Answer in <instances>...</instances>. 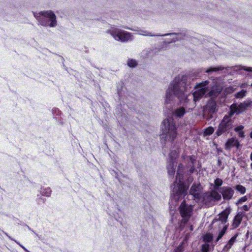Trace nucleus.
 <instances>
[{
    "mask_svg": "<svg viewBox=\"0 0 252 252\" xmlns=\"http://www.w3.org/2000/svg\"><path fill=\"white\" fill-rule=\"evenodd\" d=\"M187 77L186 75L176 76L172 83L170 84L166 91L165 103H169L172 95L178 98L183 99L185 97V92L187 91Z\"/></svg>",
    "mask_w": 252,
    "mask_h": 252,
    "instance_id": "1",
    "label": "nucleus"
},
{
    "mask_svg": "<svg viewBox=\"0 0 252 252\" xmlns=\"http://www.w3.org/2000/svg\"><path fill=\"white\" fill-rule=\"evenodd\" d=\"M161 138L165 140L167 135L171 142L176 139L177 135V128L175 123L171 118H166L162 121L161 125Z\"/></svg>",
    "mask_w": 252,
    "mask_h": 252,
    "instance_id": "2",
    "label": "nucleus"
},
{
    "mask_svg": "<svg viewBox=\"0 0 252 252\" xmlns=\"http://www.w3.org/2000/svg\"><path fill=\"white\" fill-rule=\"evenodd\" d=\"M34 17L43 26L54 27L57 25L55 14L51 10L33 13Z\"/></svg>",
    "mask_w": 252,
    "mask_h": 252,
    "instance_id": "3",
    "label": "nucleus"
},
{
    "mask_svg": "<svg viewBox=\"0 0 252 252\" xmlns=\"http://www.w3.org/2000/svg\"><path fill=\"white\" fill-rule=\"evenodd\" d=\"M232 117V116H230L228 112L227 114L223 117L215 132V135L217 136H220L223 134H228L230 132L233 127V121L231 119Z\"/></svg>",
    "mask_w": 252,
    "mask_h": 252,
    "instance_id": "4",
    "label": "nucleus"
},
{
    "mask_svg": "<svg viewBox=\"0 0 252 252\" xmlns=\"http://www.w3.org/2000/svg\"><path fill=\"white\" fill-rule=\"evenodd\" d=\"M183 178L180 177L174 181L173 184L172 191L174 195H176L179 199L182 196H185L188 194L189 185H185L183 181Z\"/></svg>",
    "mask_w": 252,
    "mask_h": 252,
    "instance_id": "5",
    "label": "nucleus"
},
{
    "mask_svg": "<svg viewBox=\"0 0 252 252\" xmlns=\"http://www.w3.org/2000/svg\"><path fill=\"white\" fill-rule=\"evenodd\" d=\"M252 104V101H244L237 105L236 103H233L230 106V111L228 112L230 116H233L235 113L239 115L245 112L248 107L251 106Z\"/></svg>",
    "mask_w": 252,
    "mask_h": 252,
    "instance_id": "6",
    "label": "nucleus"
},
{
    "mask_svg": "<svg viewBox=\"0 0 252 252\" xmlns=\"http://www.w3.org/2000/svg\"><path fill=\"white\" fill-rule=\"evenodd\" d=\"M107 32L110 34L115 39L122 42L127 41L131 36L130 33L121 31L116 28L108 30Z\"/></svg>",
    "mask_w": 252,
    "mask_h": 252,
    "instance_id": "7",
    "label": "nucleus"
},
{
    "mask_svg": "<svg viewBox=\"0 0 252 252\" xmlns=\"http://www.w3.org/2000/svg\"><path fill=\"white\" fill-rule=\"evenodd\" d=\"M179 211L181 216L182 218H190L192 215V207L191 206H188L185 200H183L181 203Z\"/></svg>",
    "mask_w": 252,
    "mask_h": 252,
    "instance_id": "8",
    "label": "nucleus"
},
{
    "mask_svg": "<svg viewBox=\"0 0 252 252\" xmlns=\"http://www.w3.org/2000/svg\"><path fill=\"white\" fill-rule=\"evenodd\" d=\"M220 192L225 201H229L233 198L234 194V190L229 186H223L221 187L220 189Z\"/></svg>",
    "mask_w": 252,
    "mask_h": 252,
    "instance_id": "9",
    "label": "nucleus"
},
{
    "mask_svg": "<svg viewBox=\"0 0 252 252\" xmlns=\"http://www.w3.org/2000/svg\"><path fill=\"white\" fill-rule=\"evenodd\" d=\"M230 211L229 208H226L218 215V218H216L213 219L212 224H213L218 221H220L222 224L225 225L228 221V218L230 213Z\"/></svg>",
    "mask_w": 252,
    "mask_h": 252,
    "instance_id": "10",
    "label": "nucleus"
},
{
    "mask_svg": "<svg viewBox=\"0 0 252 252\" xmlns=\"http://www.w3.org/2000/svg\"><path fill=\"white\" fill-rule=\"evenodd\" d=\"M189 193L199 201L201 199L200 184H193L190 188Z\"/></svg>",
    "mask_w": 252,
    "mask_h": 252,
    "instance_id": "11",
    "label": "nucleus"
},
{
    "mask_svg": "<svg viewBox=\"0 0 252 252\" xmlns=\"http://www.w3.org/2000/svg\"><path fill=\"white\" fill-rule=\"evenodd\" d=\"M245 216V213L244 211L238 212L235 216L232 223V226L233 228H238L242 221L243 217Z\"/></svg>",
    "mask_w": 252,
    "mask_h": 252,
    "instance_id": "12",
    "label": "nucleus"
},
{
    "mask_svg": "<svg viewBox=\"0 0 252 252\" xmlns=\"http://www.w3.org/2000/svg\"><path fill=\"white\" fill-rule=\"evenodd\" d=\"M187 158L189 160L191 164L189 165L188 164V165H187L186 168L189 169V172L190 174H192L196 171L194 164L196 161V158L195 156L191 155L188 156Z\"/></svg>",
    "mask_w": 252,
    "mask_h": 252,
    "instance_id": "13",
    "label": "nucleus"
},
{
    "mask_svg": "<svg viewBox=\"0 0 252 252\" xmlns=\"http://www.w3.org/2000/svg\"><path fill=\"white\" fill-rule=\"evenodd\" d=\"M238 236V234L236 233L230 238V239L228 241L226 244L224 246L222 249L223 251L229 252L230 249L231 248L234 242L236 241Z\"/></svg>",
    "mask_w": 252,
    "mask_h": 252,
    "instance_id": "14",
    "label": "nucleus"
},
{
    "mask_svg": "<svg viewBox=\"0 0 252 252\" xmlns=\"http://www.w3.org/2000/svg\"><path fill=\"white\" fill-rule=\"evenodd\" d=\"M232 146H235L237 148L239 146V141L234 138H231L227 140L225 144V149L226 150L230 149Z\"/></svg>",
    "mask_w": 252,
    "mask_h": 252,
    "instance_id": "15",
    "label": "nucleus"
},
{
    "mask_svg": "<svg viewBox=\"0 0 252 252\" xmlns=\"http://www.w3.org/2000/svg\"><path fill=\"white\" fill-rule=\"evenodd\" d=\"M176 162L169 161L167 166V169L168 175L173 177L175 173Z\"/></svg>",
    "mask_w": 252,
    "mask_h": 252,
    "instance_id": "16",
    "label": "nucleus"
},
{
    "mask_svg": "<svg viewBox=\"0 0 252 252\" xmlns=\"http://www.w3.org/2000/svg\"><path fill=\"white\" fill-rule=\"evenodd\" d=\"M180 154L179 149L171 150L169 154V160L176 162V159L178 158Z\"/></svg>",
    "mask_w": 252,
    "mask_h": 252,
    "instance_id": "17",
    "label": "nucleus"
},
{
    "mask_svg": "<svg viewBox=\"0 0 252 252\" xmlns=\"http://www.w3.org/2000/svg\"><path fill=\"white\" fill-rule=\"evenodd\" d=\"M216 102L214 101H209L207 103V107L209 111L214 113L218 111Z\"/></svg>",
    "mask_w": 252,
    "mask_h": 252,
    "instance_id": "18",
    "label": "nucleus"
},
{
    "mask_svg": "<svg viewBox=\"0 0 252 252\" xmlns=\"http://www.w3.org/2000/svg\"><path fill=\"white\" fill-rule=\"evenodd\" d=\"M210 196H211L212 199L214 201H219L221 199V195L220 194L216 189H214L209 192Z\"/></svg>",
    "mask_w": 252,
    "mask_h": 252,
    "instance_id": "19",
    "label": "nucleus"
},
{
    "mask_svg": "<svg viewBox=\"0 0 252 252\" xmlns=\"http://www.w3.org/2000/svg\"><path fill=\"white\" fill-rule=\"evenodd\" d=\"M186 113L185 108L181 107L176 109L174 111V115L176 117L181 118L184 116Z\"/></svg>",
    "mask_w": 252,
    "mask_h": 252,
    "instance_id": "20",
    "label": "nucleus"
},
{
    "mask_svg": "<svg viewBox=\"0 0 252 252\" xmlns=\"http://www.w3.org/2000/svg\"><path fill=\"white\" fill-rule=\"evenodd\" d=\"M205 94V90L201 89L199 92H195L193 94V99L196 101L200 99Z\"/></svg>",
    "mask_w": 252,
    "mask_h": 252,
    "instance_id": "21",
    "label": "nucleus"
},
{
    "mask_svg": "<svg viewBox=\"0 0 252 252\" xmlns=\"http://www.w3.org/2000/svg\"><path fill=\"white\" fill-rule=\"evenodd\" d=\"M228 227V224H225L223 228L221 229V230L219 232L218 237L216 239V241H219L224 235V234L226 233Z\"/></svg>",
    "mask_w": 252,
    "mask_h": 252,
    "instance_id": "22",
    "label": "nucleus"
},
{
    "mask_svg": "<svg viewBox=\"0 0 252 252\" xmlns=\"http://www.w3.org/2000/svg\"><path fill=\"white\" fill-rule=\"evenodd\" d=\"M184 168V165L182 163H180L178 165L176 179L177 180L178 178H179L180 177H181V178H183V174L181 173L180 171L182 170V172H183Z\"/></svg>",
    "mask_w": 252,
    "mask_h": 252,
    "instance_id": "23",
    "label": "nucleus"
},
{
    "mask_svg": "<svg viewBox=\"0 0 252 252\" xmlns=\"http://www.w3.org/2000/svg\"><path fill=\"white\" fill-rule=\"evenodd\" d=\"M223 184V181L220 178H217L214 181V189L216 190H219L220 187Z\"/></svg>",
    "mask_w": 252,
    "mask_h": 252,
    "instance_id": "24",
    "label": "nucleus"
},
{
    "mask_svg": "<svg viewBox=\"0 0 252 252\" xmlns=\"http://www.w3.org/2000/svg\"><path fill=\"white\" fill-rule=\"evenodd\" d=\"M212 200L211 196H210L209 192H206L204 194L203 196L202 197V201L205 204L210 202Z\"/></svg>",
    "mask_w": 252,
    "mask_h": 252,
    "instance_id": "25",
    "label": "nucleus"
},
{
    "mask_svg": "<svg viewBox=\"0 0 252 252\" xmlns=\"http://www.w3.org/2000/svg\"><path fill=\"white\" fill-rule=\"evenodd\" d=\"M235 189L238 192H239L242 194H245L246 191V188L241 185H236L235 187Z\"/></svg>",
    "mask_w": 252,
    "mask_h": 252,
    "instance_id": "26",
    "label": "nucleus"
},
{
    "mask_svg": "<svg viewBox=\"0 0 252 252\" xmlns=\"http://www.w3.org/2000/svg\"><path fill=\"white\" fill-rule=\"evenodd\" d=\"M203 239L205 242H211L213 240V235L211 233H207L204 235Z\"/></svg>",
    "mask_w": 252,
    "mask_h": 252,
    "instance_id": "27",
    "label": "nucleus"
},
{
    "mask_svg": "<svg viewBox=\"0 0 252 252\" xmlns=\"http://www.w3.org/2000/svg\"><path fill=\"white\" fill-rule=\"evenodd\" d=\"M246 91L244 90H242L241 91L236 93L235 94V96L237 98H242L246 96Z\"/></svg>",
    "mask_w": 252,
    "mask_h": 252,
    "instance_id": "28",
    "label": "nucleus"
},
{
    "mask_svg": "<svg viewBox=\"0 0 252 252\" xmlns=\"http://www.w3.org/2000/svg\"><path fill=\"white\" fill-rule=\"evenodd\" d=\"M127 64L130 67H135L138 64L137 62L135 60L130 59L127 60Z\"/></svg>",
    "mask_w": 252,
    "mask_h": 252,
    "instance_id": "29",
    "label": "nucleus"
},
{
    "mask_svg": "<svg viewBox=\"0 0 252 252\" xmlns=\"http://www.w3.org/2000/svg\"><path fill=\"white\" fill-rule=\"evenodd\" d=\"M214 132V128L212 126H209L205 129L204 133L205 135H210Z\"/></svg>",
    "mask_w": 252,
    "mask_h": 252,
    "instance_id": "30",
    "label": "nucleus"
},
{
    "mask_svg": "<svg viewBox=\"0 0 252 252\" xmlns=\"http://www.w3.org/2000/svg\"><path fill=\"white\" fill-rule=\"evenodd\" d=\"M223 69V67L222 66H218V67H210L208 68L206 72L207 73L213 72V71H218L220 70H222Z\"/></svg>",
    "mask_w": 252,
    "mask_h": 252,
    "instance_id": "31",
    "label": "nucleus"
},
{
    "mask_svg": "<svg viewBox=\"0 0 252 252\" xmlns=\"http://www.w3.org/2000/svg\"><path fill=\"white\" fill-rule=\"evenodd\" d=\"M201 252H209V245L208 244H202L201 249Z\"/></svg>",
    "mask_w": 252,
    "mask_h": 252,
    "instance_id": "32",
    "label": "nucleus"
},
{
    "mask_svg": "<svg viewBox=\"0 0 252 252\" xmlns=\"http://www.w3.org/2000/svg\"><path fill=\"white\" fill-rule=\"evenodd\" d=\"M184 251V247L183 243L180 244L176 248L174 249L173 252H183Z\"/></svg>",
    "mask_w": 252,
    "mask_h": 252,
    "instance_id": "33",
    "label": "nucleus"
},
{
    "mask_svg": "<svg viewBox=\"0 0 252 252\" xmlns=\"http://www.w3.org/2000/svg\"><path fill=\"white\" fill-rule=\"evenodd\" d=\"M248 200V197L247 196H244L241 198H240L238 201L236 202V204L237 205H239V204H242L243 202H245L247 201Z\"/></svg>",
    "mask_w": 252,
    "mask_h": 252,
    "instance_id": "34",
    "label": "nucleus"
},
{
    "mask_svg": "<svg viewBox=\"0 0 252 252\" xmlns=\"http://www.w3.org/2000/svg\"><path fill=\"white\" fill-rule=\"evenodd\" d=\"M51 193V190L50 188H46L44 189L42 194L46 196H49Z\"/></svg>",
    "mask_w": 252,
    "mask_h": 252,
    "instance_id": "35",
    "label": "nucleus"
},
{
    "mask_svg": "<svg viewBox=\"0 0 252 252\" xmlns=\"http://www.w3.org/2000/svg\"><path fill=\"white\" fill-rule=\"evenodd\" d=\"M244 126L242 125H240L239 126H236L235 128H234V130L235 131H236V132L238 133L240 131H241L242 130H243V129H244Z\"/></svg>",
    "mask_w": 252,
    "mask_h": 252,
    "instance_id": "36",
    "label": "nucleus"
},
{
    "mask_svg": "<svg viewBox=\"0 0 252 252\" xmlns=\"http://www.w3.org/2000/svg\"><path fill=\"white\" fill-rule=\"evenodd\" d=\"M189 218H188V217L183 218V219H182V220H181V222L182 223H183L184 225L187 224V222H188Z\"/></svg>",
    "mask_w": 252,
    "mask_h": 252,
    "instance_id": "37",
    "label": "nucleus"
},
{
    "mask_svg": "<svg viewBox=\"0 0 252 252\" xmlns=\"http://www.w3.org/2000/svg\"><path fill=\"white\" fill-rule=\"evenodd\" d=\"M241 209L244 211H249L250 209V206L247 205H244Z\"/></svg>",
    "mask_w": 252,
    "mask_h": 252,
    "instance_id": "38",
    "label": "nucleus"
},
{
    "mask_svg": "<svg viewBox=\"0 0 252 252\" xmlns=\"http://www.w3.org/2000/svg\"><path fill=\"white\" fill-rule=\"evenodd\" d=\"M209 83L208 81H205L204 82H202L201 83L199 84V86L201 87H205Z\"/></svg>",
    "mask_w": 252,
    "mask_h": 252,
    "instance_id": "39",
    "label": "nucleus"
},
{
    "mask_svg": "<svg viewBox=\"0 0 252 252\" xmlns=\"http://www.w3.org/2000/svg\"><path fill=\"white\" fill-rule=\"evenodd\" d=\"M238 134L239 136L240 137H241V138H243L245 136V132L243 130H242L241 131H240L239 132H238Z\"/></svg>",
    "mask_w": 252,
    "mask_h": 252,
    "instance_id": "40",
    "label": "nucleus"
},
{
    "mask_svg": "<svg viewBox=\"0 0 252 252\" xmlns=\"http://www.w3.org/2000/svg\"><path fill=\"white\" fill-rule=\"evenodd\" d=\"M14 241L17 243L21 247H22L26 252H28V250L24 247L22 245H21L19 243H18V242H17L16 240H14Z\"/></svg>",
    "mask_w": 252,
    "mask_h": 252,
    "instance_id": "41",
    "label": "nucleus"
},
{
    "mask_svg": "<svg viewBox=\"0 0 252 252\" xmlns=\"http://www.w3.org/2000/svg\"><path fill=\"white\" fill-rule=\"evenodd\" d=\"M245 70L249 71V72H252V67H247V68L244 69Z\"/></svg>",
    "mask_w": 252,
    "mask_h": 252,
    "instance_id": "42",
    "label": "nucleus"
},
{
    "mask_svg": "<svg viewBox=\"0 0 252 252\" xmlns=\"http://www.w3.org/2000/svg\"><path fill=\"white\" fill-rule=\"evenodd\" d=\"M186 155H183L182 156V158H183V159L185 160V158H186Z\"/></svg>",
    "mask_w": 252,
    "mask_h": 252,
    "instance_id": "43",
    "label": "nucleus"
},
{
    "mask_svg": "<svg viewBox=\"0 0 252 252\" xmlns=\"http://www.w3.org/2000/svg\"><path fill=\"white\" fill-rule=\"evenodd\" d=\"M250 136L252 139V131L250 132Z\"/></svg>",
    "mask_w": 252,
    "mask_h": 252,
    "instance_id": "44",
    "label": "nucleus"
},
{
    "mask_svg": "<svg viewBox=\"0 0 252 252\" xmlns=\"http://www.w3.org/2000/svg\"><path fill=\"white\" fill-rule=\"evenodd\" d=\"M250 159L252 161V152L251 153V155H250Z\"/></svg>",
    "mask_w": 252,
    "mask_h": 252,
    "instance_id": "45",
    "label": "nucleus"
},
{
    "mask_svg": "<svg viewBox=\"0 0 252 252\" xmlns=\"http://www.w3.org/2000/svg\"><path fill=\"white\" fill-rule=\"evenodd\" d=\"M192 229H193L192 226V225H191V226H190V230H192Z\"/></svg>",
    "mask_w": 252,
    "mask_h": 252,
    "instance_id": "46",
    "label": "nucleus"
},
{
    "mask_svg": "<svg viewBox=\"0 0 252 252\" xmlns=\"http://www.w3.org/2000/svg\"><path fill=\"white\" fill-rule=\"evenodd\" d=\"M251 168L252 169V163L251 164Z\"/></svg>",
    "mask_w": 252,
    "mask_h": 252,
    "instance_id": "47",
    "label": "nucleus"
},
{
    "mask_svg": "<svg viewBox=\"0 0 252 252\" xmlns=\"http://www.w3.org/2000/svg\"><path fill=\"white\" fill-rule=\"evenodd\" d=\"M251 86H252V85Z\"/></svg>",
    "mask_w": 252,
    "mask_h": 252,
    "instance_id": "48",
    "label": "nucleus"
}]
</instances>
